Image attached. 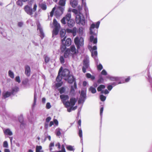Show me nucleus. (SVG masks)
<instances>
[{
  "mask_svg": "<svg viewBox=\"0 0 152 152\" xmlns=\"http://www.w3.org/2000/svg\"><path fill=\"white\" fill-rule=\"evenodd\" d=\"M61 68L59 69L58 75L56 77V80L58 82L56 84V86L57 87H59L62 85L63 83L61 81L62 78L65 80H66L67 78L69 75V71L68 69H64L61 74Z\"/></svg>",
  "mask_w": 152,
  "mask_h": 152,
  "instance_id": "obj_4",
  "label": "nucleus"
},
{
  "mask_svg": "<svg viewBox=\"0 0 152 152\" xmlns=\"http://www.w3.org/2000/svg\"><path fill=\"white\" fill-rule=\"evenodd\" d=\"M95 62L96 63L97 69L99 70H101L103 69V66L101 64H99V61L98 59H95Z\"/></svg>",
  "mask_w": 152,
  "mask_h": 152,
  "instance_id": "obj_23",
  "label": "nucleus"
},
{
  "mask_svg": "<svg viewBox=\"0 0 152 152\" xmlns=\"http://www.w3.org/2000/svg\"><path fill=\"white\" fill-rule=\"evenodd\" d=\"M101 74L102 75H107V72L104 69H103L102 70L101 72Z\"/></svg>",
  "mask_w": 152,
  "mask_h": 152,
  "instance_id": "obj_57",
  "label": "nucleus"
},
{
  "mask_svg": "<svg viewBox=\"0 0 152 152\" xmlns=\"http://www.w3.org/2000/svg\"><path fill=\"white\" fill-rule=\"evenodd\" d=\"M67 24L69 27H73L75 24V22L73 19H70L67 22Z\"/></svg>",
  "mask_w": 152,
  "mask_h": 152,
  "instance_id": "obj_22",
  "label": "nucleus"
},
{
  "mask_svg": "<svg viewBox=\"0 0 152 152\" xmlns=\"http://www.w3.org/2000/svg\"><path fill=\"white\" fill-rule=\"evenodd\" d=\"M70 4L73 7L75 8L77 5V0H71Z\"/></svg>",
  "mask_w": 152,
  "mask_h": 152,
  "instance_id": "obj_26",
  "label": "nucleus"
},
{
  "mask_svg": "<svg viewBox=\"0 0 152 152\" xmlns=\"http://www.w3.org/2000/svg\"><path fill=\"white\" fill-rule=\"evenodd\" d=\"M105 88V86L103 85H101L97 88V91H101L102 89Z\"/></svg>",
  "mask_w": 152,
  "mask_h": 152,
  "instance_id": "obj_38",
  "label": "nucleus"
},
{
  "mask_svg": "<svg viewBox=\"0 0 152 152\" xmlns=\"http://www.w3.org/2000/svg\"><path fill=\"white\" fill-rule=\"evenodd\" d=\"M64 10V7H61V6L58 7L55 13V15L57 17L60 16L63 13Z\"/></svg>",
  "mask_w": 152,
  "mask_h": 152,
  "instance_id": "obj_10",
  "label": "nucleus"
},
{
  "mask_svg": "<svg viewBox=\"0 0 152 152\" xmlns=\"http://www.w3.org/2000/svg\"><path fill=\"white\" fill-rule=\"evenodd\" d=\"M86 77L88 78H91V80H94L95 79L94 76L91 75L90 74L87 73L86 75Z\"/></svg>",
  "mask_w": 152,
  "mask_h": 152,
  "instance_id": "obj_35",
  "label": "nucleus"
},
{
  "mask_svg": "<svg viewBox=\"0 0 152 152\" xmlns=\"http://www.w3.org/2000/svg\"><path fill=\"white\" fill-rule=\"evenodd\" d=\"M66 32V30L65 29H61L60 33L61 37L62 38L64 37L65 36Z\"/></svg>",
  "mask_w": 152,
  "mask_h": 152,
  "instance_id": "obj_29",
  "label": "nucleus"
},
{
  "mask_svg": "<svg viewBox=\"0 0 152 152\" xmlns=\"http://www.w3.org/2000/svg\"><path fill=\"white\" fill-rule=\"evenodd\" d=\"M83 5L78 6V10L76 9H73L72 12L75 15V20L77 24L84 25L85 24V20L83 14L81 13V11L82 10Z\"/></svg>",
  "mask_w": 152,
  "mask_h": 152,
  "instance_id": "obj_3",
  "label": "nucleus"
},
{
  "mask_svg": "<svg viewBox=\"0 0 152 152\" xmlns=\"http://www.w3.org/2000/svg\"><path fill=\"white\" fill-rule=\"evenodd\" d=\"M70 50V52H71L72 55L75 54L77 53V50H76V48L74 45H72L71 46L70 48H69Z\"/></svg>",
  "mask_w": 152,
  "mask_h": 152,
  "instance_id": "obj_20",
  "label": "nucleus"
},
{
  "mask_svg": "<svg viewBox=\"0 0 152 152\" xmlns=\"http://www.w3.org/2000/svg\"><path fill=\"white\" fill-rule=\"evenodd\" d=\"M123 79V78L121 79V80H122V79ZM130 79V78L129 77H128L127 78H126L125 80V81H121V80L120 81V82H119L118 83V84H121L122 83H124L125 82H127Z\"/></svg>",
  "mask_w": 152,
  "mask_h": 152,
  "instance_id": "obj_40",
  "label": "nucleus"
},
{
  "mask_svg": "<svg viewBox=\"0 0 152 152\" xmlns=\"http://www.w3.org/2000/svg\"><path fill=\"white\" fill-rule=\"evenodd\" d=\"M45 61L46 63H48L49 61V58L47 56H44Z\"/></svg>",
  "mask_w": 152,
  "mask_h": 152,
  "instance_id": "obj_51",
  "label": "nucleus"
},
{
  "mask_svg": "<svg viewBox=\"0 0 152 152\" xmlns=\"http://www.w3.org/2000/svg\"><path fill=\"white\" fill-rule=\"evenodd\" d=\"M19 88L18 87H15L12 88L11 93L12 94H14L17 92L19 91Z\"/></svg>",
  "mask_w": 152,
  "mask_h": 152,
  "instance_id": "obj_30",
  "label": "nucleus"
},
{
  "mask_svg": "<svg viewBox=\"0 0 152 152\" xmlns=\"http://www.w3.org/2000/svg\"><path fill=\"white\" fill-rule=\"evenodd\" d=\"M17 4L18 5L20 6H21L23 5L22 2L20 0H18L17 2Z\"/></svg>",
  "mask_w": 152,
  "mask_h": 152,
  "instance_id": "obj_53",
  "label": "nucleus"
},
{
  "mask_svg": "<svg viewBox=\"0 0 152 152\" xmlns=\"http://www.w3.org/2000/svg\"><path fill=\"white\" fill-rule=\"evenodd\" d=\"M37 94L35 93L34 94V104L35 105L36 102V101L37 100Z\"/></svg>",
  "mask_w": 152,
  "mask_h": 152,
  "instance_id": "obj_52",
  "label": "nucleus"
},
{
  "mask_svg": "<svg viewBox=\"0 0 152 152\" xmlns=\"http://www.w3.org/2000/svg\"><path fill=\"white\" fill-rule=\"evenodd\" d=\"M37 30H39L40 32V35L41 39H43L44 37V34L43 32L42 28L39 24H37Z\"/></svg>",
  "mask_w": 152,
  "mask_h": 152,
  "instance_id": "obj_15",
  "label": "nucleus"
},
{
  "mask_svg": "<svg viewBox=\"0 0 152 152\" xmlns=\"http://www.w3.org/2000/svg\"><path fill=\"white\" fill-rule=\"evenodd\" d=\"M24 10L27 14L30 15H32L33 11L31 8L28 5H26L24 7Z\"/></svg>",
  "mask_w": 152,
  "mask_h": 152,
  "instance_id": "obj_13",
  "label": "nucleus"
},
{
  "mask_svg": "<svg viewBox=\"0 0 152 152\" xmlns=\"http://www.w3.org/2000/svg\"><path fill=\"white\" fill-rule=\"evenodd\" d=\"M78 129H79V135L80 137L81 141H82V131L81 129V127L79 128V126L78 127Z\"/></svg>",
  "mask_w": 152,
  "mask_h": 152,
  "instance_id": "obj_37",
  "label": "nucleus"
},
{
  "mask_svg": "<svg viewBox=\"0 0 152 152\" xmlns=\"http://www.w3.org/2000/svg\"><path fill=\"white\" fill-rule=\"evenodd\" d=\"M61 129L58 128L56 130V134L57 136H59L61 135V133L60 132Z\"/></svg>",
  "mask_w": 152,
  "mask_h": 152,
  "instance_id": "obj_42",
  "label": "nucleus"
},
{
  "mask_svg": "<svg viewBox=\"0 0 152 152\" xmlns=\"http://www.w3.org/2000/svg\"><path fill=\"white\" fill-rule=\"evenodd\" d=\"M41 146L37 145L36 148V152H44Z\"/></svg>",
  "mask_w": 152,
  "mask_h": 152,
  "instance_id": "obj_28",
  "label": "nucleus"
},
{
  "mask_svg": "<svg viewBox=\"0 0 152 152\" xmlns=\"http://www.w3.org/2000/svg\"><path fill=\"white\" fill-rule=\"evenodd\" d=\"M77 89V84L75 82L74 85L71 86V89L70 91L71 93L74 95L75 94V89Z\"/></svg>",
  "mask_w": 152,
  "mask_h": 152,
  "instance_id": "obj_18",
  "label": "nucleus"
},
{
  "mask_svg": "<svg viewBox=\"0 0 152 152\" xmlns=\"http://www.w3.org/2000/svg\"><path fill=\"white\" fill-rule=\"evenodd\" d=\"M86 0H82V4L83 6L85 7L84 9L86 12L88 11V8L86 7Z\"/></svg>",
  "mask_w": 152,
  "mask_h": 152,
  "instance_id": "obj_33",
  "label": "nucleus"
},
{
  "mask_svg": "<svg viewBox=\"0 0 152 152\" xmlns=\"http://www.w3.org/2000/svg\"><path fill=\"white\" fill-rule=\"evenodd\" d=\"M66 46L64 45H61L60 47V49L62 52H64L66 49Z\"/></svg>",
  "mask_w": 152,
  "mask_h": 152,
  "instance_id": "obj_39",
  "label": "nucleus"
},
{
  "mask_svg": "<svg viewBox=\"0 0 152 152\" xmlns=\"http://www.w3.org/2000/svg\"><path fill=\"white\" fill-rule=\"evenodd\" d=\"M48 127V124L47 123H45V129H47Z\"/></svg>",
  "mask_w": 152,
  "mask_h": 152,
  "instance_id": "obj_64",
  "label": "nucleus"
},
{
  "mask_svg": "<svg viewBox=\"0 0 152 152\" xmlns=\"http://www.w3.org/2000/svg\"><path fill=\"white\" fill-rule=\"evenodd\" d=\"M53 24L54 26V28L53 31V37L58 34L59 29L60 28V24L58 23L56 19L53 20Z\"/></svg>",
  "mask_w": 152,
  "mask_h": 152,
  "instance_id": "obj_6",
  "label": "nucleus"
},
{
  "mask_svg": "<svg viewBox=\"0 0 152 152\" xmlns=\"http://www.w3.org/2000/svg\"><path fill=\"white\" fill-rule=\"evenodd\" d=\"M60 61L61 62V63L63 64L64 63L65 61H64V57L63 56H61L60 57Z\"/></svg>",
  "mask_w": 152,
  "mask_h": 152,
  "instance_id": "obj_45",
  "label": "nucleus"
},
{
  "mask_svg": "<svg viewBox=\"0 0 152 152\" xmlns=\"http://www.w3.org/2000/svg\"><path fill=\"white\" fill-rule=\"evenodd\" d=\"M89 91H91L92 93H95L96 92L95 88L92 87H91L89 88Z\"/></svg>",
  "mask_w": 152,
  "mask_h": 152,
  "instance_id": "obj_43",
  "label": "nucleus"
},
{
  "mask_svg": "<svg viewBox=\"0 0 152 152\" xmlns=\"http://www.w3.org/2000/svg\"><path fill=\"white\" fill-rule=\"evenodd\" d=\"M56 8L55 7H54L52 9V11L50 12V16L51 17H52L53 15V13L54 12Z\"/></svg>",
  "mask_w": 152,
  "mask_h": 152,
  "instance_id": "obj_50",
  "label": "nucleus"
},
{
  "mask_svg": "<svg viewBox=\"0 0 152 152\" xmlns=\"http://www.w3.org/2000/svg\"><path fill=\"white\" fill-rule=\"evenodd\" d=\"M74 42L77 50L83 45L84 39L82 37H77L75 39Z\"/></svg>",
  "mask_w": 152,
  "mask_h": 152,
  "instance_id": "obj_5",
  "label": "nucleus"
},
{
  "mask_svg": "<svg viewBox=\"0 0 152 152\" xmlns=\"http://www.w3.org/2000/svg\"><path fill=\"white\" fill-rule=\"evenodd\" d=\"M4 132L5 134L9 136H11L12 135V133L10 130L9 129H5L4 130Z\"/></svg>",
  "mask_w": 152,
  "mask_h": 152,
  "instance_id": "obj_24",
  "label": "nucleus"
},
{
  "mask_svg": "<svg viewBox=\"0 0 152 152\" xmlns=\"http://www.w3.org/2000/svg\"><path fill=\"white\" fill-rule=\"evenodd\" d=\"M100 99L102 101H104L106 99V97L102 94L100 95Z\"/></svg>",
  "mask_w": 152,
  "mask_h": 152,
  "instance_id": "obj_44",
  "label": "nucleus"
},
{
  "mask_svg": "<svg viewBox=\"0 0 152 152\" xmlns=\"http://www.w3.org/2000/svg\"><path fill=\"white\" fill-rule=\"evenodd\" d=\"M15 80L19 83H20L21 81L20 77L19 76H17L15 78Z\"/></svg>",
  "mask_w": 152,
  "mask_h": 152,
  "instance_id": "obj_49",
  "label": "nucleus"
},
{
  "mask_svg": "<svg viewBox=\"0 0 152 152\" xmlns=\"http://www.w3.org/2000/svg\"><path fill=\"white\" fill-rule=\"evenodd\" d=\"M8 74L9 76L12 78L13 79L14 77V74L13 72L11 70H9L8 71Z\"/></svg>",
  "mask_w": 152,
  "mask_h": 152,
  "instance_id": "obj_36",
  "label": "nucleus"
},
{
  "mask_svg": "<svg viewBox=\"0 0 152 152\" xmlns=\"http://www.w3.org/2000/svg\"><path fill=\"white\" fill-rule=\"evenodd\" d=\"M39 6L43 10H45L47 9V6L45 3H42L40 4Z\"/></svg>",
  "mask_w": 152,
  "mask_h": 152,
  "instance_id": "obj_32",
  "label": "nucleus"
},
{
  "mask_svg": "<svg viewBox=\"0 0 152 152\" xmlns=\"http://www.w3.org/2000/svg\"><path fill=\"white\" fill-rule=\"evenodd\" d=\"M37 5L36 3H35L33 5V9H32L33 12H35L37 10Z\"/></svg>",
  "mask_w": 152,
  "mask_h": 152,
  "instance_id": "obj_47",
  "label": "nucleus"
},
{
  "mask_svg": "<svg viewBox=\"0 0 152 152\" xmlns=\"http://www.w3.org/2000/svg\"><path fill=\"white\" fill-rule=\"evenodd\" d=\"M103 111V107H102L101 108L100 110V115L101 116L102 115V113Z\"/></svg>",
  "mask_w": 152,
  "mask_h": 152,
  "instance_id": "obj_60",
  "label": "nucleus"
},
{
  "mask_svg": "<svg viewBox=\"0 0 152 152\" xmlns=\"http://www.w3.org/2000/svg\"><path fill=\"white\" fill-rule=\"evenodd\" d=\"M23 23L22 22H19L18 23V26L19 27H21L22 26Z\"/></svg>",
  "mask_w": 152,
  "mask_h": 152,
  "instance_id": "obj_61",
  "label": "nucleus"
},
{
  "mask_svg": "<svg viewBox=\"0 0 152 152\" xmlns=\"http://www.w3.org/2000/svg\"><path fill=\"white\" fill-rule=\"evenodd\" d=\"M51 107L50 103L49 102H48L46 104V108L47 109H49Z\"/></svg>",
  "mask_w": 152,
  "mask_h": 152,
  "instance_id": "obj_55",
  "label": "nucleus"
},
{
  "mask_svg": "<svg viewBox=\"0 0 152 152\" xmlns=\"http://www.w3.org/2000/svg\"><path fill=\"white\" fill-rule=\"evenodd\" d=\"M72 29H66V31L67 32L70 33H72Z\"/></svg>",
  "mask_w": 152,
  "mask_h": 152,
  "instance_id": "obj_62",
  "label": "nucleus"
},
{
  "mask_svg": "<svg viewBox=\"0 0 152 152\" xmlns=\"http://www.w3.org/2000/svg\"><path fill=\"white\" fill-rule=\"evenodd\" d=\"M65 91V88L64 87H62L59 89V92L61 94L64 93Z\"/></svg>",
  "mask_w": 152,
  "mask_h": 152,
  "instance_id": "obj_41",
  "label": "nucleus"
},
{
  "mask_svg": "<svg viewBox=\"0 0 152 152\" xmlns=\"http://www.w3.org/2000/svg\"><path fill=\"white\" fill-rule=\"evenodd\" d=\"M84 29L82 27H80V28H79V32L80 33V34H83V33L84 31Z\"/></svg>",
  "mask_w": 152,
  "mask_h": 152,
  "instance_id": "obj_56",
  "label": "nucleus"
},
{
  "mask_svg": "<svg viewBox=\"0 0 152 152\" xmlns=\"http://www.w3.org/2000/svg\"><path fill=\"white\" fill-rule=\"evenodd\" d=\"M66 37L61 39V42L63 45H64L66 46H69L71 45L72 41L70 38H68L65 40Z\"/></svg>",
  "mask_w": 152,
  "mask_h": 152,
  "instance_id": "obj_11",
  "label": "nucleus"
},
{
  "mask_svg": "<svg viewBox=\"0 0 152 152\" xmlns=\"http://www.w3.org/2000/svg\"><path fill=\"white\" fill-rule=\"evenodd\" d=\"M60 97L65 107L67 108V110L68 112H70L72 110H74L77 109V106L73 107L77 101V99L76 98L72 97L70 99L69 101H66L69 99V97L67 95H61L60 96Z\"/></svg>",
  "mask_w": 152,
  "mask_h": 152,
  "instance_id": "obj_1",
  "label": "nucleus"
},
{
  "mask_svg": "<svg viewBox=\"0 0 152 152\" xmlns=\"http://www.w3.org/2000/svg\"><path fill=\"white\" fill-rule=\"evenodd\" d=\"M88 48L90 50H91V53L92 56L95 59H97V47L96 45H95L92 48L91 45H89L88 46Z\"/></svg>",
  "mask_w": 152,
  "mask_h": 152,
  "instance_id": "obj_7",
  "label": "nucleus"
},
{
  "mask_svg": "<svg viewBox=\"0 0 152 152\" xmlns=\"http://www.w3.org/2000/svg\"><path fill=\"white\" fill-rule=\"evenodd\" d=\"M66 80L67 81L68 83H72L75 80V79L72 75H69L67 78Z\"/></svg>",
  "mask_w": 152,
  "mask_h": 152,
  "instance_id": "obj_19",
  "label": "nucleus"
},
{
  "mask_svg": "<svg viewBox=\"0 0 152 152\" xmlns=\"http://www.w3.org/2000/svg\"><path fill=\"white\" fill-rule=\"evenodd\" d=\"M103 81V79L102 78H100V79H99L98 80V82L99 83H101V82L102 81Z\"/></svg>",
  "mask_w": 152,
  "mask_h": 152,
  "instance_id": "obj_63",
  "label": "nucleus"
},
{
  "mask_svg": "<svg viewBox=\"0 0 152 152\" xmlns=\"http://www.w3.org/2000/svg\"><path fill=\"white\" fill-rule=\"evenodd\" d=\"M66 149L69 151H74L75 150L74 146L70 145H66Z\"/></svg>",
  "mask_w": 152,
  "mask_h": 152,
  "instance_id": "obj_34",
  "label": "nucleus"
},
{
  "mask_svg": "<svg viewBox=\"0 0 152 152\" xmlns=\"http://www.w3.org/2000/svg\"><path fill=\"white\" fill-rule=\"evenodd\" d=\"M54 146V143L53 142L51 143L49 145V147H50V151H51L52 149V147H53Z\"/></svg>",
  "mask_w": 152,
  "mask_h": 152,
  "instance_id": "obj_54",
  "label": "nucleus"
},
{
  "mask_svg": "<svg viewBox=\"0 0 152 152\" xmlns=\"http://www.w3.org/2000/svg\"><path fill=\"white\" fill-rule=\"evenodd\" d=\"M107 77L110 79L111 80L113 81H118L119 80L121 81V79L122 78V77H114L110 76H108Z\"/></svg>",
  "mask_w": 152,
  "mask_h": 152,
  "instance_id": "obj_16",
  "label": "nucleus"
},
{
  "mask_svg": "<svg viewBox=\"0 0 152 152\" xmlns=\"http://www.w3.org/2000/svg\"><path fill=\"white\" fill-rule=\"evenodd\" d=\"M54 124L55 125L57 126L58 125V121L56 119H54L53 120V121H51L50 122L49 126L50 127H51Z\"/></svg>",
  "mask_w": 152,
  "mask_h": 152,
  "instance_id": "obj_25",
  "label": "nucleus"
},
{
  "mask_svg": "<svg viewBox=\"0 0 152 152\" xmlns=\"http://www.w3.org/2000/svg\"><path fill=\"white\" fill-rule=\"evenodd\" d=\"M83 66L82 70L84 73L86 72V70L89 67V60L88 57H86L83 60Z\"/></svg>",
  "mask_w": 152,
  "mask_h": 152,
  "instance_id": "obj_8",
  "label": "nucleus"
},
{
  "mask_svg": "<svg viewBox=\"0 0 152 152\" xmlns=\"http://www.w3.org/2000/svg\"><path fill=\"white\" fill-rule=\"evenodd\" d=\"M30 68L28 65L26 66L25 69V73L28 76H29L30 74Z\"/></svg>",
  "mask_w": 152,
  "mask_h": 152,
  "instance_id": "obj_21",
  "label": "nucleus"
},
{
  "mask_svg": "<svg viewBox=\"0 0 152 152\" xmlns=\"http://www.w3.org/2000/svg\"><path fill=\"white\" fill-rule=\"evenodd\" d=\"M86 99V93L85 91L82 90L81 91L80 97L78 101L79 103H83Z\"/></svg>",
  "mask_w": 152,
  "mask_h": 152,
  "instance_id": "obj_12",
  "label": "nucleus"
},
{
  "mask_svg": "<svg viewBox=\"0 0 152 152\" xmlns=\"http://www.w3.org/2000/svg\"><path fill=\"white\" fill-rule=\"evenodd\" d=\"M73 57V55L70 52V50L69 49H67L64 53V57L65 58H68L70 56Z\"/></svg>",
  "mask_w": 152,
  "mask_h": 152,
  "instance_id": "obj_14",
  "label": "nucleus"
},
{
  "mask_svg": "<svg viewBox=\"0 0 152 152\" xmlns=\"http://www.w3.org/2000/svg\"><path fill=\"white\" fill-rule=\"evenodd\" d=\"M3 146L4 148H8V144L7 141H5L4 142Z\"/></svg>",
  "mask_w": 152,
  "mask_h": 152,
  "instance_id": "obj_48",
  "label": "nucleus"
},
{
  "mask_svg": "<svg viewBox=\"0 0 152 152\" xmlns=\"http://www.w3.org/2000/svg\"><path fill=\"white\" fill-rule=\"evenodd\" d=\"M12 94L11 92L8 91L4 92L3 93V95L4 98L9 97Z\"/></svg>",
  "mask_w": 152,
  "mask_h": 152,
  "instance_id": "obj_31",
  "label": "nucleus"
},
{
  "mask_svg": "<svg viewBox=\"0 0 152 152\" xmlns=\"http://www.w3.org/2000/svg\"><path fill=\"white\" fill-rule=\"evenodd\" d=\"M107 88L109 91H110L113 88V86L111 85H110L107 86Z\"/></svg>",
  "mask_w": 152,
  "mask_h": 152,
  "instance_id": "obj_59",
  "label": "nucleus"
},
{
  "mask_svg": "<svg viewBox=\"0 0 152 152\" xmlns=\"http://www.w3.org/2000/svg\"><path fill=\"white\" fill-rule=\"evenodd\" d=\"M22 84L25 88L29 87L30 84L29 83V80L28 79H25L23 81Z\"/></svg>",
  "mask_w": 152,
  "mask_h": 152,
  "instance_id": "obj_17",
  "label": "nucleus"
},
{
  "mask_svg": "<svg viewBox=\"0 0 152 152\" xmlns=\"http://www.w3.org/2000/svg\"><path fill=\"white\" fill-rule=\"evenodd\" d=\"M72 32L71 33H72L73 34V35L74 36H75L76 34V28H74L72 29Z\"/></svg>",
  "mask_w": 152,
  "mask_h": 152,
  "instance_id": "obj_46",
  "label": "nucleus"
},
{
  "mask_svg": "<svg viewBox=\"0 0 152 152\" xmlns=\"http://www.w3.org/2000/svg\"><path fill=\"white\" fill-rule=\"evenodd\" d=\"M65 2L66 0H60L59 2V6H61V7H63L64 9Z\"/></svg>",
  "mask_w": 152,
  "mask_h": 152,
  "instance_id": "obj_27",
  "label": "nucleus"
},
{
  "mask_svg": "<svg viewBox=\"0 0 152 152\" xmlns=\"http://www.w3.org/2000/svg\"><path fill=\"white\" fill-rule=\"evenodd\" d=\"M51 118L50 117H47L46 119V122L47 123L49 122V121L51 120Z\"/></svg>",
  "mask_w": 152,
  "mask_h": 152,
  "instance_id": "obj_58",
  "label": "nucleus"
},
{
  "mask_svg": "<svg viewBox=\"0 0 152 152\" xmlns=\"http://www.w3.org/2000/svg\"><path fill=\"white\" fill-rule=\"evenodd\" d=\"M100 24V22H97L95 24L93 23L90 28V34L91 35L90 37V43H93L94 44H96L97 43V29L98 28Z\"/></svg>",
  "mask_w": 152,
  "mask_h": 152,
  "instance_id": "obj_2",
  "label": "nucleus"
},
{
  "mask_svg": "<svg viewBox=\"0 0 152 152\" xmlns=\"http://www.w3.org/2000/svg\"><path fill=\"white\" fill-rule=\"evenodd\" d=\"M71 18V13H68L65 15V16L61 20V23L64 24H65L66 23V22L69 20Z\"/></svg>",
  "mask_w": 152,
  "mask_h": 152,
  "instance_id": "obj_9",
  "label": "nucleus"
}]
</instances>
